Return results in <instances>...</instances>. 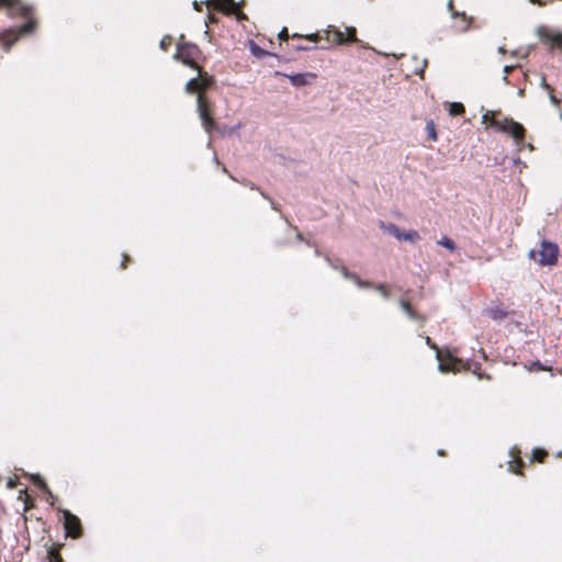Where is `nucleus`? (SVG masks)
Returning a JSON list of instances; mask_svg holds the SVG:
<instances>
[{"label":"nucleus","instance_id":"1a4fd4ad","mask_svg":"<svg viewBox=\"0 0 562 562\" xmlns=\"http://www.w3.org/2000/svg\"><path fill=\"white\" fill-rule=\"evenodd\" d=\"M426 344H427L430 348H432V349H435V350H436L437 359L440 361V362H439V364H438V370H439L440 372H442V373H447V372H450V371L456 372V371H458V370H459V364H461V362H462L460 359H458V358L453 357L452 355H449V356H448V358H449V362H448V363L442 362V361L440 360L441 352H440V350H439L438 346H437L436 344H434L429 337H426Z\"/></svg>","mask_w":562,"mask_h":562},{"label":"nucleus","instance_id":"ddd939ff","mask_svg":"<svg viewBox=\"0 0 562 562\" xmlns=\"http://www.w3.org/2000/svg\"><path fill=\"white\" fill-rule=\"evenodd\" d=\"M274 76H284L286 77L292 86L294 87H304L311 85L312 81L316 78V75L313 72H301L294 75H285L281 71H274Z\"/></svg>","mask_w":562,"mask_h":562},{"label":"nucleus","instance_id":"2f4dec72","mask_svg":"<svg viewBox=\"0 0 562 562\" xmlns=\"http://www.w3.org/2000/svg\"><path fill=\"white\" fill-rule=\"evenodd\" d=\"M513 68H514L513 66H505V67H504L505 76H504V78H503V79H504V81H505V82H508L507 75L513 70Z\"/></svg>","mask_w":562,"mask_h":562},{"label":"nucleus","instance_id":"c85d7f7f","mask_svg":"<svg viewBox=\"0 0 562 562\" xmlns=\"http://www.w3.org/2000/svg\"><path fill=\"white\" fill-rule=\"evenodd\" d=\"M540 87L543 88L544 90L549 91L550 89H552V87L547 82L546 80V77L544 76H541V79H540Z\"/></svg>","mask_w":562,"mask_h":562},{"label":"nucleus","instance_id":"4c0bfd02","mask_svg":"<svg viewBox=\"0 0 562 562\" xmlns=\"http://www.w3.org/2000/svg\"><path fill=\"white\" fill-rule=\"evenodd\" d=\"M509 470L515 472V473H518V471L515 469V462L514 461L509 462Z\"/></svg>","mask_w":562,"mask_h":562},{"label":"nucleus","instance_id":"c03bdc74","mask_svg":"<svg viewBox=\"0 0 562 562\" xmlns=\"http://www.w3.org/2000/svg\"><path fill=\"white\" fill-rule=\"evenodd\" d=\"M438 454L442 456V454H443V451H442V450H439V451H438Z\"/></svg>","mask_w":562,"mask_h":562},{"label":"nucleus","instance_id":"7c9ffc66","mask_svg":"<svg viewBox=\"0 0 562 562\" xmlns=\"http://www.w3.org/2000/svg\"><path fill=\"white\" fill-rule=\"evenodd\" d=\"M479 368H480V364L477 362L468 363V367H467V369L472 370L474 373L477 372Z\"/></svg>","mask_w":562,"mask_h":562},{"label":"nucleus","instance_id":"7ed1b4c3","mask_svg":"<svg viewBox=\"0 0 562 562\" xmlns=\"http://www.w3.org/2000/svg\"><path fill=\"white\" fill-rule=\"evenodd\" d=\"M348 35L345 36V34L338 30L335 26H328L326 31H324V36L321 35V33H314L306 36V40L311 42H318L322 38H326L329 43L336 44V45H344L347 43H357L359 40L356 35V29L355 27H347Z\"/></svg>","mask_w":562,"mask_h":562},{"label":"nucleus","instance_id":"f8f14e48","mask_svg":"<svg viewBox=\"0 0 562 562\" xmlns=\"http://www.w3.org/2000/svg\"><path fill=\"white\" fill-rule=\"evenodd\" d=\"M538 35L540 40L549 44L551 48L559 47L562 48V34L561 33H554L550 31L546 26H540L538 29Z\"/></svg>","mask_w":562,"mask_h":562},{"label":"nucleus","instance_id":"f03ea898","mask_svg":"<svg viewBox=\"0 0 562 562\" xmlns=\"http://www.w3.org/2000/svg\"><path fill=\"white\" fill-rule=\"evenodd\" d=\"M5 7L12 14H19L24 18H27L26 22L20 27L19 34H14L12 41H7V48L10 47L21 34H30L34 31L36 26V21L29 18L33 8L31 5L24 4L22 0H0V8Z\"/></svg>","mask_w":562,"mask_h":562},{"label":"nucleus","instance_id":"37998d69","mask_svg":"<svg viewBox=\"0 0 562 562\" xmlns=\"http://www.w3.org/2000/svg\"><path fill=\"white\" fill-rule=\"evenodd\" d=\"M499 52H501V53H504V52H505V49H504L503 47H499Z\"/></svg>","mask_w":562,"mask_h":562},{"label":"nucleus","instance_id":"412c9836","mask_svg":"<svg viewBox=\"0 0 562 562\" xmlns=\"http://www.w3.org/2000/svg\"><path fill=\"white\" fill-rule=\"evenodd\" d=\"M33 481L43 492L52 495L50 491L48 490V486L46 485V483L42 480V477L40 475H34Z\"/></svg>","mask_w":562,"mask_h":562},{"label":"nucleus","instance_id":"4be33fe9","mask_svg":"<svg viewBox=\"0 0 562 562\" xmlns=\"http://www.w3.org/2000/svg\"><path fill=\"white\" fill-rule=\"evenodd\" d=\"M546 456H547V452L541 449H535L532 452L533 459L538 460L539 462H542Z\"/></svg>","mask_w":562,"mask_h":562},{"label":"nucleus","instance_id":"f704fd0d","mask_svg":"<svg viewBox=\"0 0 562 562\" xmlns=\"http://www.w3.org/2000/svg\"><path fill=\"white\" fill-rule=\"evenodd\" d=\"M314 47H308V46H305V45H299L296 46V50H310V49H313Z\"/></svg>","mask_w":562,"mask_h":562},{"label":"nucleus","instance_id":"4468645a","mask_svg":"<svg viewBox=\"0 0 562 562\" xmlns=\"http://www.w3.org/2000/svg\"><path fill=\"white\" fill-rule=\"evenodd\" d=\"M248 48L250 49L251 54L256 56L257 58H262L265 56H270L277 58L276 55H272L268 53L267 50L260 48L252 40H248Z\"/></svg>","mask_w":562,"mask_h":562},{"label":"nucleus","instance_id":"39448f33","mask_svg":"<svg viewBox=\"0 0 562 562\" xmlns=\"http://www.w3.org/2000/svg\"><path fill=\"white\" fill-rule=\"evenodd\" d=\"M202 52L198 45L193 43L178 44L176 58L181 59L183 64L192 68L196 67V61L201 58Z\"/></svg>","mask_w":562,"mask_h":562},{"label":"nucleus","instance_id":"a19ab883","mask_svg":"<svg viewBox=\"0 0 562 562\" xmlns=\"http://www.w3.org/2000/svg\"><path fill=\"white\" fill-rule=\"evenodd\" d=\"M535 256H536V250H533V249H532V250H530V251H529V257H530V258H535Z\"/></svg>","mask_w":562,"mask_h":562},{"label":"nucleus","instance_id":"79ce46f5","mask_svg":"<svg viewBox=\"0 0 562 562\" xmlns=\"http://www.w3.org/2000/svg\"><path fill=\"white\" fill-rule=\"evenodd\" d=\"M296 237L299 240H304L303 235L300 232L296 233Z\"/></svg>","mask_w":562,"mask_h":562},{"label":"nucleus","instance_id":"aec40b11","mask_svg":"<svg viewBox=\"0 0 562 562\" xmlns=\"http://www.w3.org/2000/svg\"><path fill=\"white\" fill-rule=\"evenodd\" d=\"M464 112V106L462 103H450L449 105V113L452 115V116H457V115H460Z\"/></svg>","mask_w":562,"mask_h":562},{"label":"nucleus","instance_id":"423d86ee","mask_svg":"<svg viewBox=\"0 0 562 562\" xmlns=\"http://www.w3.org/2000/svg\"><path fill=\"white\" fill-rule=\"evenodd\" d=\"M539 265L541 266H553L558 261L559 247L555 243L543 239L538 251Z\"/></svg>","mask_w":562,"mask_h":562},{"label":"nucleus","instance_id":"c756f323","mask_svg":"<svg viewBox=\"0 0 562 562\" xmlns=\"http://www.w3.org/2000/svg\"><path fill=\"white\" fill-rule=\"evenodd\" d=\"M462 19H463V25L458 27V30H459V31H465V30H468L469 24H470V22H469V21H467V18H465V15H464V14H462Z\"/></svg>","mask_w":562,"mask_h":562},{"label":"nucleus","instance_id":"393cba45","mask_svg":"<svg viewBox=\"0 0 562 562\" xmlns=\"http://www.w3.org/2000/svg\"><path fill=\"white\" fill-rule=\"evenodd\" d=\"M548 95H549L550 102L554 106H559L561 104V100L555 97L553 88L548 91Z\"/></svg>","mask_w":562,"mask_h":562},{"label":"nucleus","instance_id":"72a5a7b5","mask_svg":"<svg viewBox=\"0 0 562 562\" xmlns=\"http://www.w3.org/2000/svg\"><path fill=\"white\" fill-rule=\"evenodd\" d=\"M533 4L544 5L548 0H529Z\"/></svg>","mask_w":562,"mask_h":562},{"label":"nucleus","instance_id":"ea45409f","mask_svg":"<svg viewBox=\"0 0 562 562\" xmlns=\"http://www.w3.org/2000/svg\"><path fill=\"white\" fill-rule=\"evenodd\" d=\"M193 7L195 10L201 11V4H199L196 1L193 2Z\"/></svg>","mask_w":562,"mask_h":562},{"label":"nucleus","instance_id":"0eeeda50","mask_svg":"<svg viewBox=\"0 0 562 562\" xmlns=\"http://www.w3.org/2000/svg\"><path fill=\"white\" fill-rule=\"evenodd\" d=\"M198 113L202 121V125L207 133L217 128L211 114L210 103L202 94L198 95Z\"/></svg>","mask_w":562,"mask_h":562},{"label":"nucleus","instance_id":"c9c22d12","mask_svg":"<svg viewBox=\"0 0 562 562\" xmlns=\"http://www.w3.org/2000/svg\"><path fill=\"white\" fill-rule=\"evenodd\" d=\"M9 488H14L16 486V482L12 479H10L7 483Z\"/></svg>","mask_w":562,"mask_h":562},{"label":"nucleus","instance_id":"9b49d317","mask_svg":"<svg viewBox=\"0 0 562 562\" xmlns=\"http://www.w3.org/2000/svg\"><path fill=\"white\" fill-rule=\"evenodd\" d=\"M64 526L65 530L72 538H78L82 533L80 520L77 516L71 514L69 510L64 512Z\"/></svg>","mask_w":562,"mask_h":562},{"label":"nucleus","instance_id":"9d476101","mask_svg":"<svg viewBox=\"0 0 562 562\" xmlns=\"http://www.w3.org/2000/svg\"><path fill=\"white\" fill-rule=\"evenodd\" d=\"M325 259L331 268L339 270L346 279L352 280L359 288L373 286L370 281L361 280L355 272H350L345 266L340 265L338 260H333L328 256H325Z\"/></svg>","mask_w":562,"mask_h":562},{"label":"nucleus","instance_id":"b1692460","mask_svg":"<svg viewBox=\"0 0 562 562\" xmlns=\"http://www.w3.org/2000/svg\"><path fill=\"white\" fill-rule=\"evenodd\" d=\"M406 315L412 319V321H419V322H424L425 318L419 315L414 308L409 310L408 313H406Z\"/></svg>","mask_w":562,"mask_h":562},{"label":"nucleus","instance_id":"a878e982","mask_svg":"<svg viewBox=\"0 0 562 562\" xmlns=\"http://www.w3.org/2000/svg\"><path fill=\"white\" fill-rule=\"evenodd\" d=\"M374 289L376 291H379L381 293V295L384 297V299H389L390 297V292L389 290L385 288V285L383 284H376L374 285Z\"/></svg>","mask_w":562,"mask_h":562},{"label":"nucleus","instance_id":"58836bf2","mask_svg":"<svg viewBox=\"0 0 562 562\" xmlns=\"http://www.w3.org/2000/svg\"><path fill=\"white\" fill-rule=\"evenodd\" d=\"M279 35H280V37H281V38H283V37H285V38H286V37H288V31H286V29H283V30L280 32V34H279Z\"/></svg>","mask_w":562,"mask_h":562},{"label":"nucleus","instance_id":"a211bd4d","mask_svg":"<svg viewBox=\"0 0 562 562\" xmlns=\"http://www.w3.org/2000/svg\"><path fill=\"white\" fill-rule=\"evenodd\" d=\"M437 244L439 246L447 248L450 251H454L457 249L454 241L451 238H449L448 236H443L442 238H440L437 241Z\"/></svg>","mask_w":562,"mask_h":562},{"label":"nucleus","instance_id":"f3484780","mask_svg":"<svg viewBox=\"0 0 562 562\" xmlns=\"http://www.w3.org/2000/svg\"><path fill=\"white\" fill-rule=\"evenodd\" d=\"M425 128H426L428 138L432 142H436L438 139V135H437L435 122L432 120H428L426 122Z\"/></svg>","mask_w":562,"mask_h":562},{"label":"nucleus","instance_id":"e433bc0d","mask_svg":"<svg viewBox=\"0 0 562 562\" xmlns=\"http://www.w3.org/2000/svg\"><path fill=\"white\" fill-rule=\"evenodd\" d=\"M128 260H130V257H128L127 255H124V259H123V262H122V265H121V267H122L123 269H125V268H126V262H127Z\"/></svg>","mask_w":562,"mask_h":562},{"label":"nucleus","instance_id":"f257e3e1","mask_svg":"<svg viewBox=\"0 0 562 562\" xmlns=\"http://www.w3.org/2000/svg\"><path fill=\"white\" fill-rule=\"evenodd\" d=\"M482 122H490V126L492 128L497 132L509 134L515 139L517 145L522 144L525 138V127L513 119L505 117L503 121H499L495 117L494 111L487 110L482 115Z\"/></svg>","mask_w":562,"mask_h":562},{"label":"nucleus","instance_id":"5701e85b","mask_svg":"<svg viewBox=\"0 0 562 562\" xmlns=\"http://www.w3.org/2000/svg\"><path fill=\"white\" fill-rule=\"evenodd\" d=\"M406 315L412 319V321H419V322H424L425 318L419 315L414 308L409 310L408 313H406Z\"/></svg>","mask_w":562,"mask_h":562},{"label":"nucleus","instance_id":"cd10ccee","mask_svg":"<svg viewBox=\"0 0 562 562\" xmlns=\"http://www.w3.org/2000/svg\"><path fill=\"white\" fill-rule=\"evenodd\" d=\"M400 304L405 314L408 313V311L413 308L411 306V304L405 300H401Z\"/></svg>","mask_w":562,"mask_h":562},{"label":"nucleus","instance_id":"2eb2a0df","mask_svg":"<svg viewBox=\"0 0 562 562\" xmlns=\"http://www.w3.org/2000/svg\"><path fill=\"white\" fill-rule=\"evenodd\" d=\"M488 317H491L494 321H503L507 317L508 313L501 306H495L493 308H490L487 311Z\"/></svg>","mask_w":562,"mask_h":562},{"label":"nucleus","instance_id":"6e6552de","mask_svg":"<svg viewBox=\"0 0 562 562\" xmlns=\"http://www.w3.org/2000/svg\"><path fill=\"white\" fill-rule=\"evenodd\" d=\"M380 227L384 233L393 235L398 240H405L415 244L420 238L417 231L402 232L394 223L385 224L381 222Z\"/></svg>","mask_w":562,"mask_h":562},{"label":"nucleus","instance_id":"6ab92c4d","mask_svg":"<svg viewBox=\"0 0 562 562\" xmlns=\"http://www.w3.org/2000/svg\"><path fill=\"white\" fill-rule=\"evenodd\" d=\"M186 92L187 93H190V94H193L195 93L200 88H199V80L198 78H192L190 79L187 85H186Z\"/></svg>","mask_w":562,"mask_h":562},{"label":"nucleus","instance_id":"dca6fc26","mask_svg":"<svg viewBox=\"0 0 562 562\" xmlns=\"http://www.w3.org/2000/svg\"><path fill=\"white\" fill-rule=\"evenodd\" d=\"M199 88L200 89H206L213 85V79L210 77L206 72H203L202 70H199Z\"/></svg>","mask_w":562,"mask_h":562},{"label":"nucleus","instance_id":"20e7f679","mask_svg":"<svg viewBox=\"0 0 562 562\" xmlns=\"http://www.w3.org/2000/svg\"><path fill=\"white\" fill-rule=\"evenodd\" d=\"M207 7L216 11L223 12L226 15L234 16L238 22L245 19L243 12V1L236 2L235 0H210Z\"/></svg>","mask_w":562,"mask_h":562},{"label":"nucleus","instance_id":"473e14b6","mask_svg":"<svg viewBox=\"0 0 562 562\" xmlns=\"http://www.w3.org/2000/svg\"><path fill=\"white\" fill-rule=\"evenodd\" d=\"M50 562H64V561L61 560L60 555H58V554H53V555L50 557Z\"/></svg>","mask_w":562,"mask_h":562},{"label":"nucleus","instance_id":"bb28decb","mask_svg":"<svg viewBox=\"0 0 562 562\" xmlns=\"http://www.w3.org/2000/svg\"><path fill=\"white\" fill-rule=\"evenodd\" d=\"M171 42H172V37H171L170 35L165 36V37L160 41V47H161V49L167 50V49H168V47L170 46Z\"/></svg>","mask_w":562,"mask_h":562}]
</instances>
